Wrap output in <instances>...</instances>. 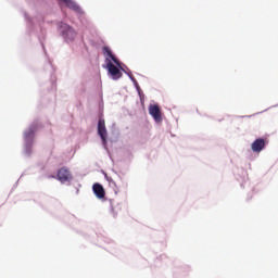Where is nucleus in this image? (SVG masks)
Segmentation results:
<instances>
[{"mask_svg": "<svg viewBox=\"0 0 278 278\" xmlns=\"http://www.w3.org/2000/svg\"><path fill=\"white\" fill-rule=\"evenodd\" d=\"M103 53H105L108 55V58H110L112 60V62H114V63H112L111 61H109L106 63V70H108L109 75H111L112 79H114V80L121 79V77H123V72H121V68H122L121 61H118V59H116V56L113 55L110 47H104Z\"/></svg>", "mask_w": 278, "mask_h": 278, "instance_id": "nucleus-1", "label": "nucleus"}, {"mask_svg": "<svg viewBox=\"0 0 278 278\" xmlns=\"http://www.w3.org/2000/svg\"><path fill=\"white\" fill-rule=\"evenodd\" d=\"M61 31L66 40L73 41L75 40L77 33L73 27L68 26L67 24L62 23L61 24Z\"/></svg>", "mask_w": 278, "mask_h": 278, "instance_id": "nucleus-2", "label": "nucleus"}, {"mask_svg": "<svg viewBox=\"0 0 278 278\" xmlns=\"http://www.w3.org/2000/svg\"><path fill=\"white\" fill-rule=\"evenodd\" d=\"M98 135L102 140V144H108V128H105V119H99L98 122Z\"/></svg>", "mask_w": 278, "mask_h": 278, "instance_id": "nucleus-3", "label": "nucleus"}, {"mask_svg": "<svg viewBox=\"0 0 278 278\" xmlns=\"http://www.w3.org/2000/svg\"><path fill=\"white\" fill-rule=\"evenodd\" d=\"M266 144H268V140L258 138L253 141V143L251 144V149L253 153H262V151L266 149Z\"/></svg>", "mask_w": 278, "mask_h": 278, "instance_id": "nucleus-4", "label": "nucleus"}, {"mask_svg": "<svg viewBox=\"0 0 278 278\" xmlns=\"http://www.w3.org/2000/svg\"><path fill=\"white\" fill-rule=\"evenodd\" d=\"M149 114L154 118L155 123H162V111L157 104H151L149 106Z\"/></svg>", "mask_w": 278, "mask_h": 278, "instance_id": "nucleus-5", "label": "nucleus"}, {"mask_svg": "<svg viewBox=\"0 0 278 278\" xmlns=\"http://www.w3.org/2000/svg\"><path fill=\"white\" fill-rule=\"evenodd\" d=\"M58 179L62 184H64L66 181H71V179H73V176L71 175V170H68V168H66V167L60 168L58 172Z\"/></svg>", "mask_w": 278, "mask_h": 278, "instance_id": "nucleus-6", "label": "nucleus"}, {"mask_svg": "<svg viewBox=\"0 0 278 278\" xmlns=\"http://www.w3.org/2000/svg\"><path fill=\"white\" fill-rule=\"evenodd\" d=\"M92 190L97 197V199H105V189H103V186L99 182L93 184Z\"/></svg>", "mask_w": 278, "mask_h": 278, "instance_id": "nucleus-7", "label": "nucleus"}, {"mask_svg": "<svg viewBox=\"0 0 278 278\" xmlns=\"http://www.w3.org/2000/svg\"><path fill=\"white\" fill-rule=\"evenodd\" d=\"M70 10H74V12H79V5L75 3L73 0H61Z\"/></svg>", "mask_w": 278, "mask_h": 278, "instance_id": "nucleus-8", "label": "nucleus"}, {"mask_svg": "<svg viewBox=\"0 0 278 278\" xmlns=\"http://www.w3.org/2000/svg\"><path fill=\"white\" fill-rule=\"evenodd\" d=\"M25 140H31L34 138V129L29 128L25 134H24Z\"/></svg>", "mask_w": 278, "mask_h": 278, "instance_id": "nucleus-9", "label": "nucleus"}]
</instances>
